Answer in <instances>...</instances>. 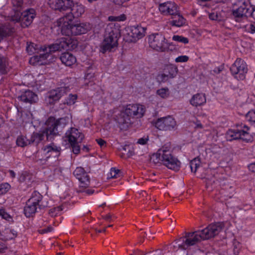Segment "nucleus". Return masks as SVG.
Instances as JSON below:
<instances>
[{
	"label": "nucleus",
	"mask_w": 255,
	"mask_h": 255,
	"mask_svg": "<svg viewBox=\"0 0 255 255\" xmlns=\"http://www.w3.org/2000/svg\"><path fill=\"white\" fill-rule=\"evenodd\" d=\"M151 159L155 163H159L169 169L178 171L180 167L179 160L173 155L169 146L164 145L153 154Z\"/></svg>",
	"instance_id": "obj_1"
},
{
	"label": "nucleus",
	"mask_w": 255,
	"mask_h": 255,
	"mask_svg": "<svg viewBox=\"0 0 255 255\" xmlns=\"http://www.w3.org/2000/svg\"><path fill=\"white\" fill-rule=\"evenodd\" d=\"M66 17H61L57 21V25L61 28L63 35L67 36H76L86 33L91 28L89 23H73Z\"/></svg>",
	"instance_id": "obj_2"
},
{
	"label": "nucleus",
	"mask_w": 255,
	"mask_h": 255,
	"mask_svg": "<svg viewBox=\"0 0 255 255\" xmlns=\"http://www.w3.org/2000/svg\"><path fill=\"white\" fill-rule=\"evenodd\" d=\"M104 39L100 45V52L104 54L107 52L114 51L118 46L120 36L119 29L113 23L107 25Z\"/></svg>",
	"instance_id": "obj_3"
},
{
	"label": "nucleus",
	"mask_w": 255,
	"mask_h": 255,
	"mask_svg": "<svg viewBox=\"0 0 255 255\" xmlns=\"http://www.w3.org/2000/svg\"><path fill=\"white\" fill-rule=\"evenodd\" d=\"M145 112L144 106L139 104H128L116 120L119 125H127L130 123V118L136 117L140 118L143 117Z\"/></svg>",
	"instance_id": "obj_4"
},
{
	"label": "nucleus",
	"mask_w": 255,
	"mask_h": 255,
	"mask_svg": "<svg viewBox=\"0 0 255 255\" xmlns=\"http://www.w3.org/2000/svg\"><path fill=\"white\" fill-rule=\"evenodd\" d=\"M71 78H64L61 80L60 87L49 90L45 97L47 104L52 105L58 102L60 99L72 88Z\"/></svg>",
	"instance_id": "obj_5"
},
{
	"label": "nucleus",
	"mask_w": 255,
	"mask_h": 255,
	"mask_svg": "<svg viewBox=\"0 0 255 255\" xmlns=\"http://www.w3.org/2000/svg\"><path fill=\"white\" fill-rule=\"evenodd\" d=\"M26 51L29 55L40 53L39 55H34L29 60V63L33 65L44 64L45 62L43 61L49 57L47 46L45 45L41 46L34 43H30L27 46Z\"/></svg>",
	"instance_id": "obj_6"
},
{
	"label": "nucleus",
	"mask_w": 255,
	"mask_h": 255,
	"mask_svg": "<svg viewBox=\"0 0 255 255\" xmlns=\"http://www.w3.org/2000/svg\"><path fill=\"white\" fill-rule=\"evenodd\" d=\"M149 47L157 52H166L171 50L172 42H168L164 36L161 33H153L148 37Z\"/></svg>",
	"instance_id": "obj_7"
},
{
	"label": "nucleus",
	"mask_w": 255,
	"mask_h": 255,
	"mask_svg": "<svg viewBox=\"0 0 255 255\" xmlns=\"http://www.w3.org/2000/svg\"><path fill=\"white\" fill-rule=\"evenodd\" d=\"M42 198V195L38 191H34L32 193L23 209V213L26 217H32L35 214L38 207H40V203Z\"/></svg>",
	"instance_id": "obj_8"
},
{
	"label": "nucleus",
	"mask_w": 255,
	"mask_h": 255,
	"mask_svg": "<svg viewBox=\"0 0 255 255\" xmlns=\"http://www.w3.org/2000/svg\"><path fill=\"white\" fill-rule=\"evenodd\" d=\"M77 45L76 41L70 38L62 37L56 42L47 46L48 56L51 52L62 50H70L74 49Z\"/></svg>",
	"instance_id": "obj_9"
},
{
	"label": "nucleus",
	"mask_w": 255,
	"mask_h": 255,
	"mask_svg": "<svg viewBox=\"0 0 255 255\" xmlns=\"http://www.w3.org/2000/svg\"><path fill=\"white\" fill-rule=\"evenodd\" d=\"M237 129H230L226 134V138L227 140L231 141L234 139H242L246 141L250 140V135L248 131L249 128L243 124L238 125Z\"/></svg>",
	"instance_id": "obj_10"
},
{
	"label": "nucleus",
	"mask_w": 255,
	"mask_h": 255,
	"mask_svg": "<svg viewBox=\"0 0 255 255\" xmlns=\"http://www.w3.org/2000/svg\"><path fill=\"white\" fill-rule=\"evenodd\" d=\"M68 123V119L65 118H60L57 120L49 119L47 122L48 126L46 128L45 133L47 136L59 134Z\"/></svg>",
	"instance_id": "obj_11"
},
{
	"label": "nucleus",
	"mask_w": 255,
	"mask_h": 255,
	"mask_svg": "<svg viewBox=\"0 0 255 255\" xmlns=\"http://www.w3.org/2000/svg\"><path fill=\"white\" fill-rule=\"evenodd\" d=\"M17 11L18 9L16 10ZM36 15L35 10L33 8H28L23 11L20 14L19 12H16L15 14L12 16L13 21H20L21 26L23 28L27 27L32 22Z\"/></svg>",
	"instance_id": "obj_12"
},
{
	"label": "nucleus",
	"mask_w": 255,
	"mask_h": 255,
	"mask_svg": "<svg viewBox=\"0 0 255 255\" xmlns=\"http://www.w3.org/2000/svg\"><path fill=\"white\" fill-rule=\"evenodd\" d=\"M154 125L156 128L163 131L174 130L177 127L176 120L170 116L158 118Z\"/></svg>",
	"instance_id": "obj_13"
},
{
	"label": "nucleus",
	"mask_w": 255,
	"mask_h": 255,
	"mask_svg": "<svg viewBox=\"0 0 255 255\" xmlns=\"http://www.w3.org/2000/svg\"><path fill=\"white\" fill-rule=\"evenodd\" d=\"M182 243L179 245V248L182 250H187L191 246L196 245L199 242L201 239L200 231L194 232L186 233L184 237L181 238Z\"/></svg>",
	"instance_id": "obj_14"
},
{
	"label": "nucleus",
	"mask_w": 255,
	"mask_h": 255,
	"mask_svg": "<svg viewBox=\"0 0 255 255\" xmlns=\"http://www.w3.org/2000/svg\"><path fill=\"white\" fill-rule=\"evenodd\" d=\"M230 70L235 78L239 80H243L245 78V74L248 71L247 65L243 59L237 58L231 67Z\"/></svg>",
	"instance_id": "obj_15"
},
{
	"label": "nucleus",
	"mask_w": 255,
	"mask_h": 255,
	"mask_svg": "<svg viewBox=\"0 0 255 255\" xmlns=\"http://www.w3.org/2000/svg\"><path fill=\"white\" fill-rule=\"evenodd\" d=\"M251 5L248 1H244L237 9L232 11V14L235 20L241 22L250 16Z\"/></svg>",
	"instance_id": "obj_16"
},
{
	"label": "nucleus",
	"mask_w": 255,
	"mask_h": 255,
	"mask_svg": "<svg viewBox=\"0 0 255 255\" xmlns=\"http://www.w3.org/2000/svg\"><path fill=\"white\" fill-rule=\"evenodd\" d=\"M146 29L141 26H131L126 28V34L129 36L128 40L135 42L142 38L145 33Z\"/></svg>",
	"instance_id": "obj_17"
},
{
	"label": "nucleus",
	"mask_w": 255,
	"mask_h": 255,
	"mask_svg": "<svg viewBox=\"0 0 255 255\" xmlns=\"http://www.w3.org/2000/svg\"><path fill=\"white\" fill-rule=\"evenodd\" d=\"M221 225L219 223L211 224L204 229L200 231L201 239L207 240L217 235L221 231Z\"/></svg>",
	"instance_id": "obj_18"
},
{
	"label": "nucleus",
	"mask_w": 255,
	"mask_h": 255,
	"mask_svg": "<svg viewBox=\"0 0 255 255\" xmlns=\"http://www.w3.org/2000/svg\"><path fill=\"white\" fill-rule=\"evenodd\" d=\"M49 6L60 11L71 9L74 4L73 0H48Z\"/></svg>",
	"instance_id": "obj_19"
},
{
	"label": "nucleus",
	"mask_w": 255,
	"mask_h": 255,
	"mask_svg": "<svg viewBox=\"0 0 255 255\" xmlns=\"http://www.w3.org/2000/svg\"><path fill=\"white\" fill-rule=\"evenodd\" d=\"M158 9L160 13L164 15H172L177 14L178 6L172 1H167L159 4Z\"/></svg>",
	"instance_id": "obj_20"
},
{
	"label": "nucleus",
	"mask_w": 255,
	"mask_h": 255,
	"mask_svg": "<svg viewBox=\"0 0 255 255\" xmlns=\"http://www.w3.org/2000/svg\"><path fill=\"white\" fill-rule=\"evenodd\" d=\"M84 138L83 134L79 130L71 128L68 130L64 136L65 140L68 141L69 144H74L75 142H81Z\"/></svg>",
	"instance_id": "obj_21"
},
{
	"label": "nucleus",
	"mask_w": 255,
	"mask_h": 255,
	"mask_svg": "<svg viewBox=\"0 0 255 255\" xmlns=\"http://www.w3.org/2000/svg\"><path fill=\"white\" fill-rule=\"evenodd\" d=\"M75 177L80 182V186L86 188L89 185L90 178L84 168L77 167L73 172Z\"/></svg>",
	"instance_id": "obj_22"
},
{
	"label": "nucleus",
	"mask_w": 255,
	"mask_h": 255,
	"mask_svg": "<svg viewBox=\"0 0 255 255\" xmlns=\"http://www.w3.org/2000/svg\"><path fill=\"white\" fill-rule=\"evenodd\" d=\"M70 11V12L62 17H66L69 20H73L74 17H79L85 12V7L81 3H74Z\"/></svg>",
	"instance_id": "obj_23"
},
{
	"label": "nucleus",
	"mask_w": 255,
	"mask_h": 255,
	"mask_svg": "<svg viewBox=\"0 0 255 255\" xmlns=\"http://www.w3.org/2000/svg\"><path fill=\"white\" fill-rule=\"evenodd\" d=\"M60 150L61 148L53 143H51L43 148L44 154L46 158H49L50 157H57L60 154Z\"/></svg>",
	"instance_id": "obj_24"
},
{
	"label": "nucleus",
	"mask_w": 255,
	"mask_h": 255,
	"mask_svg": "<svg viewBox=\"0 0 255 255\" xmlns=\"http://www.w3.org/2000/svg\"><path fill=\"white\" fill-rule=\"evenodd\" d=\"M177 72L178 68L176 66L172 64L167 65L164 69V73L161 75V78L162 81H167L175 77Z\"/></svg>",
	"instance_id": "obj_25"
},
{
	"label": "nucleus",
	"mask_w": 255,
	"mask_h": 255,
	"mask_svg": "<svg viewBox=\"0 0 255 255\" xmlns=\"http://www.w3.org/2000/svg\"><path fill=\"white\" fill-rule=\"evenodd\" d=\"M206 101L205 94L197 93L192 96L190 100V104L193 107H198L204 105Z\"/></svg>",
	"instance_id": "obj_26"
},
{
	"label": "nucleus",
	"mask_w": 255,
	"mask_h": 255,
	"mask_svg": "<svg viewBox=\"0 0 255 255\" xmlns=\"http://www.w3.org/2000/svg\"><path fill=\"white\" fill-rule=\"evenodd\" d=\"M19 99L25 103H35L37 100V96L30 90H26L22 92Z\"/></svg>",
	"instance_id": "obj_27"
},
{
	"label": "nucleus",
	"mask_w": 255,
	"mask_h": 255,
	"mask_svg": "<svg viewBox=\"0 0 255 255\" xmlns=\"http://www.w3.org/2000/svg\"><path fill=\"white\" fill-rule=\"evenodd\" d=\"M61 62L67 66H71L76 62V58L69 52L62 53L60 56Z\"/></svg>",
	"instance_id": "obj_28"
},
{
	"label": "nucleus",
	"mask_w": 255,
	"mask_h": 255,
	"mask_svg": "<svg viewBox=\"0 0 255 255\" xmlns=\"http://www.w3.org/2000/svg\"><path fill=\"white\" fill-rule=\"evenodd\" d=\"M172 20L170 21V24L173 26L182 27L186 24V19L179 13L178 10L177 14L172 15Z\"/></svg>",
	"instance_id": "obj_29"
},
{
	"label": "nucleus",
	"mask_w": 255,
	"mask_h": 255,
	"mask_svg": "<svg viewBox=\"0 0 255 255\" xmlns=\"http://www.w3.org/2000/svg\"><path fill=\"white\" fill-rule=\"evenodd\" d=\"M45 130L46 128L42 132H33L31 137L30 143H38L44 139L45 136L47 137V138H49L51 135L47 136L45 133Z\"/></svg>",
	"instance_id": "obj_30"
},
{
	"label": "nucleus",
	"mask_w": 255,
	"mask_h": 255,
	"mask_svg": "<svg viewBox=\"0 0 255 255\" xmlns=\"http://www.w3.org/2000/svg\"><path fill=\"white\" fill-rule=\"evenodd\" d=\"M16 145L20 147H24L30 143V141L27 139L24 135H19L16 141Z\"/></svg>",
	"instance_id": "obj_31"
},
{
	"label": "nucleus",
	"mask_w": 255,
	"mask_h": 255,
	"mask_svg": "<svg viewBox=\"0 0 255 255\" xmlns=\"http://www.w3.org/2000/svg\"><path fill=\"white\" fill-rule=\"evenodd\" d=\"M156 94L162 99L168 98L170 94V92L168 88H162L156 91Z\"/></svg>",
	"instance_id": "obj_32"
},
{
	"label": "nucleus",
	"mask_w": 255,
	"mask_h": 255,
	"mask_svg": "<svg viewBox=\"0 0 255 255\" xmlns=\"http://www.w3.org/2000/svg\"><path fill=\"white\" fill-rule=\"evenodd\" d=\"M8 62L5 58L0 55V72L1 74H5L8 66Z\"/></svg>",
	"instance_id": "obj_33"
},
{
	"label": "nucleus",
	"mask_w": 255,
	"mask_h": 255,
	"mask_svg": "<svg viewBox=\"0 0 255 255\" xmlns=\"http://www.w3.org/2000/svg\"><path fill=\"white\" fill-rule=\"evenodd\" d=\"M63 210V207L62 205L54 207L49 210V214L52 217L56 216L60 214Z\"/></svg>",
	"instance_id": "obj_34"
},
{
	"label": "nucleus",
	"mask_w": 255,
	"mask_h": 255,
	"mask_svg": "<svg viewBox=\"0 0 255 255\" xmlns=\"http://www.w3.org/2000/svg\"><path fill=\"white\" fill-rule=\"evenodd\" d=\"M246 119L251 124L255 125V110L249 111L246 115Z\"/></svg>",
	"instance_id": "obj_35"
},
{
	"label": "nucleus",
	"mask_w": 255,
	"mask_h": 255,
	"mask_svg": "<svg viewBox=\"0 0 255 255\" xmlns=\"http://www.w3.org/2000/svg\"><path fill=\"white\" fill-rule=\"evenodd\" d=\"M77 99V95L76 94H70L65 100V104L68 105H74Z\"/></svg>",
	"instance_id": "obj_36"
},
{
	"label": "nucleus",
	"mask_w": 255,
	"mask_h": 255,
	"mask_svg": "<svg viewBox=\"0 0 255 255\" xmlns=\"http://www.w3.org/2000/svg\"><path fill=\"white\" fill-rule=\"evenodd\" d=\"M200 161L198 158H195L190 163L191 170L192 172H196L197 168L200 165Z\"/></svg>",
	"instance_id": "obj_37"
},
{
	"label": "nucleus",
	"mask_w": 255,
	"mask_h": 255,
	"mask_svg": "<svg viewBox=\"0 0 255 255\" xmlns=\"http://www.w3.org/2000/svg\"><path fill=\"white\" fill-rule=\"evenodd\" d=\"M172 39L173 41L184 44H187L189 42V40L187 38L183 37L181 35H174L173 36Z\"/></svg>",
	"instance_id": "obj_38"
},
{
	"label": "nucleus",
	"mask_w": 255,
	"mask_h": 255,
	"mask_svg": "<svg viewBox=\"0 0 255 255\" xmlns=\"http://www.w3.org/2000/svg\"><path fill=\"white\" fill-rule=\"evenodd\" d=\"M92 68H89L87 71V73L85 76V79L86 80H88L89 82H94L95 80V72H92L91 71Z\"/></svg>",
	"instance_id": "obj_39"
},
{
	"label": "nucleus",
	"mask_w": 255,
	"mask_h": 255,
	"mask_svg": "<svg viewBox=\"0 0 255 255\" xmlns=\"http://www.w3.org/2000/svg\"><path fill=\"white\" fill-rule=\"evenodd\" d=\"M10 188V185L7 183L0 184V195L6 193Z\"/></svg>",
	"instance_id": "obj_40"
},
{
	"label": "nucleus",
	"mask_w": 255,
	"mask_h": 255,
	"mask_svg": "<svg viewBox=\"0 0 255 255\" xmlns=\"http://www.w3.org/2000/svg\"><path fill=\"white\" fill-rule=\"evenodd\" d=\"M0 216L3 219L10 222L12 220V217L4 209H0Z\"/></svg>",
	"instance_id": "obj_41"
},
{
	"label": "nucleus",
	"mask_w": 255,
	"mask_h": 255,
	"mask_svg": "<svg viewBox=\"0 0 255 255\" xmlns=\"http://www.w3.org/2000/svg\"><path fill=\"white\" fill-rule=\"evenodd\" d=\"M246 31L251 33H254L255 32V22H251L247 24L244 26Z\"/></svg>",
	"instance_id": "obj_42"
},
{
	"label": "nucleus",
	"mask_w": 255,
	"mask_h": 255,
	"mask_svg": "<svg viewBox=\"0 0 255 255\" xmlns=\"http://www.w3.org/2000/svg\"><path fill=\"white\" fill-rule=\"evenodd\" d=\"M120 176V171L119 169L115 168H112L110 174L109 175V178H118Z\"/></svg>",
	"instance_id": "obj_43"
},
{
	"label": "nucleus",
	"mask_w": 255,
	"mask_h": 255,
	"mask_svg": "<svg viewBox=\"0 0 255 255\" xmlns=\"http://www.w3.org/2000/svg\"><path fill=\"white\" fill-rule=\"evenodd\" d=\"M97 143L100 146L102 151H104L107 148V144L105 140L102 138L97 139Z\"/></svg>",
	"instance_id": "obj_44"
},
{
	"label": "nucleus",
	"mask_w": 255,
	"mask_h": 255,
	"mask_svg": "<svg viewBox=\"0 0 255 255\" xmlns=\"http://www.w3.org/2000/svg\"><path fill=\"white\" fill-rule=\"evenodd\" d=\"M233 247L234 254L235 255H238V254L239 253L241 247L240 243L239 242L235 240L233 242Z\"/></svg>",
	"instance_id": "obj_45"
},
{
	"label": "nucleus",
	"mask_w": 255,
	"mask_h": 255,
	"mask_svg": "<svg viewBox=\"0 0 255 255\" xmlns=\"http://www.w3.org/2000/svg\"><path fill=\"white\" fill-rule=\"evenodd\" d=\"M80 142H75L74 144H70L72 148L73 152L74 154H78L80 151V147L78 143Z\"/></svg>",
	"instance_id": "obj_46"
},
{
	"label": "nucleus",
	"mask_w": 255,
	"mask_h": 255,
	"mask_svg": "<svg viewBox=\"0 0 255 255\" xmlns=\"http://www.w3.org/2000/svg\"><path fill=\"white\" fill-rule=\"evenodd\" d=\"M189 59L188 56L186 55H181L177 57L175 59V61L177 63L179 62H186Z\"/></svg>",
	"instance_id": "obj_47"
},
{
	"label": "nucleus",
	"mask_w": 255,
	"mask_h": 255,
	"mask_svg": "<svg viewBox=\"0 0 255 255\" xmlns=\"http://www.w3.org/2000/svg\"><path fill=\"white\" fill-rule=\"evenodd\" d=\"M12 4L15 8H21L23 5V0H12Z\"/></svg>",
	"instance_id": "obj_48"
},
{
	"label": "nucleus",
	"mask_w": 255,
	"mask_h": 255,
	"mask_svg": "<svg viewBox=\"0 0 255 255\" xmlns=\"http://www.w3.org/2000/svg\"><path fill=\"white\" fill-rule=\"evenodd\" d=\"M221 194H223V196L222 197L223 199H220V201L221 202L224 201V200H227L228 198H230L233 196V192L228 194H226V193H225L224 190H222L221 191Z\"/></svg>",
	"instance_id": "obj_49"
},
{
	"label": "nucleus",
	"mask_w": 255,
	"mask_h": 255,
	"mask_svg": "<svg viewBox=\"0 0 255 255\" xmlns=\"http://www.w3.org/2000/svg\"><path fill=\"white\" fill-rule=\"evenodd\" d=\"M9 235L7 237V240H12L17 236V232L14 230H9Z\"/></svg>",
	"instance_id": "obj_50"
},
{
	"label": "nucleus",
	"mask_w": 255,
	"mask_h": 255,
	"mask_svg": "<svg viewBox=\"0 0 255 255\" xmlns=\"http://www.w3.org/2000/svg\"><path fill=\"white\" fill-rule=\"evenodd\" d=\"M209 18L210 19L213 20H219L220 19L218 17V15L216 12H212L209 15Z\"/></svg>",
	"instance_id": "obj_51"
},
{
	"label": "nucleus",
	"mask_w": 255,
	"mask_h": 255,
	"mask_svg": "<svg viewBox=\"0 0 255 255\" xmlns=\"http://www.w3.org/2000/svg\"><path fill=\"white\" fill-rule=\"evenodd\" d=\"M148 140V138L147 137H141L138 139L137 143L141 145H144L147 143Z\"/></svg>",
	"instance_id": "obj_52"
},
{
	"label": "nucleus",
	"mask_w": 255,
	"mask_h": 255,
	"mask_svg": "<svg viewBox=\"0 0 255 255\" xmlns=\"http://www.w3.org/2000/svg\"><path fill=\"white\" fill-rule=\"evenodd\" d=\"M27 175V174L26 172L22 173L19 178V181L20 182H24L26 179V178Z\"/></svg>",
	"instance_id": "obj_53"
},
{
	"label": "nucleus",
	"mask_w": 255,
	"mask_h": 255,
	"mask_svg": "<svg viewBox=\"0 0 255 255\" xmlns=\"http://www.w3.org/2000/svg\"><path fill=\"white\" fill-rule=\"evenodd\" d=\"M248 168L251 171L255 172V162L250 163L248 165Z\"/></svg>",
	"instance_id": "obj_54"
},
{
	"label": "nucleus",
	"mask_w": 255,
	"mask_h": 255,
	"mask_svg": "<svg viewBox=\"0 0 255 255\" xmlns=\"http://www.w3.org/2000/svg\"><path fill=\"white\" fill-rule=\"evenodd\" d=\"M223 70V67L221 66L218 67H216L214 70L213 72L215 74H219Z\"/></svg>",
	"instance_id": "obj_55"
},
{
	"label": "nucleus",
	"mask_w": 255,
	"mask_h": 255,
	"mask_svg": "<svg viewBox=\"0 0 255 255\" xmlns=\"http://www.w3.org/2000/svg\"><path fill=\"white\" fill-rule=\"evenodd\" d=\"M114 2L118 5H121L124 3L128 1L129 0H113Z\"/></svg>",
	"instance_id": "obj_56"
},
{
	"label": "nucleus",
	"mask_w": 255,
	"mask_h": 255,
	"mask_svg": "<svg viewBox=\"0 0 255 255\" xmlns=\"http://www.w3.org/2000/svg\"><path fill=\"white\" fill-rule=\"evenodd\" d=\"M250 16H251L255 20V6L253 7L251 5Z\"/></svg>",
	"instance_id": "obj_57"
},
{
	"label": "nucleus",
	"mask_w": 255,
	"mask_h": 255,
	"mask_svg": "<svg viewBox=\"0 0 255 255\" xmlns=\"http://www.w3.org/2000/svg\"><path fill=\"white\" fill-rule=\"evenodd\" d=\"M118 21H123L126 19V16L125 14H122L117 16Z\"/></svg>",
	"instance_id": "obj_58"
},
{
	"label": "nucleus",
	"mask_w": 255,
	"mask_h": 255,
	"mask_svg": "<svg viewBox=\"0 0 255 255\" xmlns=\"http://www.w3.org/2000/svg\"><path fill=\"white\" fill-rule=\"evenodd\" d=\"M53 228L51 227H49L46 229H44L42 230V232L43 233H46L48 232H50L52 231Z\"/></svg>",
	"instance_id": "obj_59"
},
{
	"label": "nucleus",
	"mask_w": 255,
	"mask_h": 255,
	"mask_svg": "<svg viewBox=\"0 0 255 255\" xmlns=\"http://www.w3.org/2000/svg\"><path fill=\"white\" fill-rule=\"evenodd\" d=\"M108 19L111 21H118L117 16H110L108 17Z\"/></svg>",
	"instance_id": "obj_60"
},
{
	"label": "nucleus",
	"mask_w": 255,
	"mask_h": 255,
	"mask_svg": "<svg viewBox=\"0 0 255 255\" xmlns=\"http://www.w3.org/2000/svg\"><path fill=\"white\" fill-rule=\"evenodd\" d=\"M106 206V202H104L101 203L100 205H98V207H97V211L98 210L100 212H101V208Z\"/></svg>",
	"instance_id": "obj_61"
},
{
	"label": "nucleus",
	"mask_w": 255,
	"mask_h": 255,
	"mask_svg": "<svg viewBox=\"0 0 255 255\" xmlns=\"http://www.w3.org/2000/svg\"><path fill=\"white\" fill-rule=\"evenodd\" d=\"M101 217L102 218L107 221L109 220L111 218V215L109 214H107L106 216L101 215Z\"/></svg>",
	"instance_id": "obj_62"
},
{
	"label": "nucleus",
	"mask_w": 255,
	"mask_h": 255,
	"mask_svg": "<svg viewBox=\"0 0 255 255\" xmlns=\"http://www.w3.org/2000/svg\"><path fill=\"white\" fill-rule=\"evenodd\" d=\"M6 248L5 245L2 242H0V252Z\"/></svg>",
	"instance_id": "obj_63"
},
{
	"label": "nucleus",
	"mask_w": 255,
	"mask_h": 255,
	"mask_svg": "<svg viewBox=\"0 0 255 255\" xmlns=\"http://www.w3.org/2000/svg\"><path fill=\"white\" fill-rule=\"evenodd\" d=\"M86 193L88 195H91L94 193V190L92 189H87L86 190Z\"/></svg>",
	"instance_id": "obj_64"
}]
</instances>
